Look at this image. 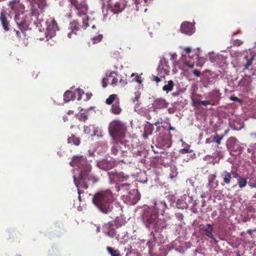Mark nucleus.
<instances>
[{"label":"nucleus","mask_w":256,"mask_h":256,"mask_svg":"<svg viewBox=\"0 0 256 256\" xmlns=\"http://www.w3.org/2000/svg\"><path fill=\"white\" fill-rule=\"evenodd\" d=\"M154 204L152 207L148 206L142 207V220L148 229L155 231L162 230L166 228V221L170 218L166 212L167 206L164 200H156Z\"/></svg>","instance_id":"1"},{"label":"nucleus","mask_w":256,"mask_h":256,"mask_svg":"<svg viewBox=\"0 0 256 256\" xmlns=\"http://www.w3.org/2000/svg\"><path fill=\"white\" fill-rule=\"evenodd\" d=\"M70 164L74 168L73 170L74 182L78 188L79 194L78 199L80 201L81 190L80 189L88 188L87 180H90L88 176L91 170V166L83 156H74L72 160L70 162Z\"/></svg>","instance_id":"2"},{"label":"nucleus","mask_w":256,"mask_h":256,"mask_svg":"<svg viewBox=\"0 0 256 256\" xmlns=\"http://www.w3.org/2000/svg\"><path fill=\"white\" fill-rule=\"evenodd\" d=\"M10 6L12 10L16 13L21 12L15 16V21L16 24L21 30H26L30 24L32 22H34V24L37 27L42 26L40 22H37L36 19H35L30 14H26V15L22 12L24 10V6L20 2V0H12L10 2Z\"/></svg>","instance_id":"3"},{"label":"nucleus","mask_w":256,"mask_h":256,"mask_svg":"<svg viewBox=\"0 0 256 256\" xmlns=\"http://www.w3.org/2000/svg\"><path fill=\"white\" fill-rule=\"evenodd\" d=\"M113 200L114 195L109 190H100L96 193L92 198L93 204L104 214H108L112 210Z\"/></svg>","instance_id":"4"},{"label":"nucleus","mask_w":256,"mask_h":256,"mask_svg":"<svg viewBox=\"0 0 256 256\" xmlns=\"http://www.w3.org/2000/svg\"><path fill=\"white\" fill-rule=\"evenodd\" d=\"M71 4L75 8L76 10L77 15L78 16L82 17V28L84 30L86 29L90 25H92V29H96V27L94 24H92L86 15V12L88 10V5L84 0H70Z\"/></svg>","instance_id":"5"},{"label":"nucleus","mask_w":256,"mask_h":256,"mask_svg":"<svg viewBox=\"0 0 256 256\" xmlns=\"http://www.w3.org/2000/svg\"><path fill=\"white\" fill-rule=\"evenodd\" d=\"M126 126L121 122L112 121L110 125L109 132L114 140H118L124 136Z\"/></svg>","instance_id":"6"},{"label":"nucleus","mask_w":256,"mask_h":256,"mask_svg":"<svg viewBox=\"0 0 256 256\" xmlns=\"http://www.w3.org/2000/svg\"><path fill=\"white\" fill-rule=\"evenodd\" d=\"M102 84L103 88L106 87L108 84L112 86H115L120 84L122 86H124L127 84V81L126 79H123L122 76L117 72H111L108 74H106V78H103Z\"/></svg>","instance_id":"7"},{"label":"nucleus","mask_w":256,"mask_h":256,"mask_svg":"<svg viewBox=\"0 0 256 256\" xmlns=\"http://www.w3.org/2000/svg\"><path fill=\"white\" fill-rule=\"evenodd\" d=\"M130 148L126 143H124L122 140H116L112 142L111 152L118 158L121 156H126Z\"/></svg>","instance_id":"8"},{"label":"nucleus","mask_w":256,"mask_h":256,"mask_svg":"<svg viewBox=\"0 0 256 256\" xmlns=\"http://www.w3.org/2000/svg\"><path fill=\"white\" fill-rule=\"evenodd\" d=\"M30 3L32 15L35 19L40 12H42L46 6V0H27Z\"/></svg>","instance_id":"9"},{"label":"nucleus","mask_w":256,"mask_h":256,"mask_svg":"<svg viewBox=\"0 0 256 256\" xmlns=\"http://www.w3.org/2000/svg\"><path fill=\"white\" fill-rule=\"evenodd\" d=\"M226 148L232 156H236L242 152L238 141L233 137L229 138L226 141Z\"/></svg>","instance_id":"10"},{"label":"nucleus","mask_w":256,"mask_h":256,"mask_svg":"<svg viewBox=\"0 0 256 256\" xmlns=\"http://www.w3.org/2000/svg\"><path fill=\"white\" fill-rule=\"evenodd\" d=\"M140 198V194L137 190H133L128 192V195H124L122 196L124 202L130 205L135 204Z\"/></svg>","instance_id":"11"},{"label":"nucleus","mask_w":256,"mask_h":256,"mask_svg":"<svg viewBox=\"0 0 256 256\" xmlns=\"http://www.w3.org/2000/svg\"><path fill=\"white\" fill-rule=\"evenodd\" d=\"M46 36L52 38L56 34V32L58 30L57 23L53 18H50L46 22Z\"/></svg>","instance_id":"12"},{"label":"nucleus","mask_w":256,"mask_h":256,"mask_svg":"<svg viewBox=\"0 0 256 256\" xmlns=\"http://www.w3.org/2000/svg\"><path fill=\"white\" fill-rule=\"evenodd\" d=\"M84 94V90L80 88H76L74 92L67 90L64 94V100L66 102H68L74 100L78 96L77 100H80L82 99V96Z\"/></svg>","instance_id":"13"},{"label":"nucleus","mask_w":256,"mask_h":256,"mask_svg":"<svg viewBox=\"0 0 256 256\" xmlns=\"http://www.w3.org/2000/svg\"><path fill=\"white\" fill-rule=\"evenodd\" d=\"M108 176L110 183L126 181L128 178V176L122 172H117L112 171L108 173Z\"/></svg>","instance_id":"14"},{"label":"nucleus","mask_w":256,"mask_h":256,"mask_svg":"<svg viewBox=\"0 0 256 256\" xmlns=\"http://www.w3.org/2000/svg\"><path fill=\"white\" fill-rule=\"evenodd\" d=\"M158 72L162 76H164L168 75L170 72V67L166 58L164 57L160 58L158 68H157Z\"/></svg>","instance_id":"15"},{"label":"nucleus","mask_w":256,"mask_h":256,"mask_svg":"<svg viewBox=\"0 0 256 256\" xmlns=\"http://www.w3.org/2000/svg\"><path fill=\"white\" fill-rule=\"evenodd\" d=\"M108 144L105 141H100L97 143L96 149L94 150L92 152L89 150V154L90 156H96L95 152L98 154H102L106 152L108 150Z\"/></svg>","instance_id":"16"},{"label":"nucleus","mask_w":256,"mask_h":256,"mask_svg":"<svg viewBox=\"0 0 256 256\" xmlns=\"http://www.w3.org/2000/svg\"><path fill=\"white\" fill-rule=\"evenodd\" d=\"M180 32L187 35H192L195 32L194 27L192 23L188 22H184L180 26Z\"/></svg>","instance_id":"17"},{"label":"nucleus","mask_w":256,"mask_h":256,"mask_svg":"<svg viewBox=\"0 0 256 256\" xmlns=\"http://www.w3.org/2000/svg\"><path fill=\"white\" fill-rule=\"evenodd\" d=\"M110 8L114 14L120 12L124 8V5L118 2H114L113 0H108V2Z\"/></svg>","instance_id":"18"},{"label":"nucleus","mask_w":256,"mask_h":256,"mask_svg":"<svg viewBox=\"0 0 256 256\" xmlns=\"http://www.w3.org/2000/svg\"><path fill=\"white\" fill-rule=\"evenodd\" d=\"M80 28L78 22L76 20H74L70 22L69 30L70 32L68 34V37L69 38H74L76 35L77 31Z\"/></svg>","instance_id":"19"},{"label":"nucleus","mask_w":256,"mask_h":256,"mask_svg":"<svg viewBox=\"0 0 256 256\" xmlns=\"http://www.w3.org/2000/svg\"><path fill=\"white\" fill-rule=\"evenodd\" d=\"M248 52L250 56L247 55L245 56L246 60V63L244 66L245 69H248L250 66L252 64L253 60H256V50H252L250 49Z\"/></svg>","instance_id":"20"},{"label":"nucleus","mask_w":256,"mask_h":256,"mask_svg":"<svg viewBox=\"0 0 256 256\" xmlns=\"http://www.w3.org/2000/svg\"><path fill=\"white\" fill-rule=\"evenodd\" d=\"M97 166L99 168L106 170L112 168L114 166V163L110 160H103L102 161L98 162Z\"/></svg>","instance_id":"21"},{"label":"nucleus","mask_w":256,"mask_h":256,"mask_svg":"<svg viewBox=\"0 0 256 256\" xmlns=\"http://www.w3.org/2000/svg\"><path fill=\"white\" fill-rule=\"evenodd\" d=\"M98 128L95 125H90L84 126V132L86 134H90L92 136H96Z\"/></svg>","instance_id":"22"},{"label":"nucleus","mask_w":256,"mask_h":256,"mask_svg":"<svg viewBox=\"0 0 256 256\" xmlns=\"http://www.w3.org/2000/svg\"><path fill=\"white\" fill-rule=\"evenodd\" d=\"M201 230L202 231L204 234L206 235L208 238L215 240L212 234L213 228L210 224H208L206 226L202 228Z\"/></svg>","instance_id":"23"},{"label":"nucleus","mask_w":256,"mask_h":256,"mask_svg":"<svg viewBox=\"0 0 256 256\" xmlns=\"http://www.w3.org/2000/svg\"><path fill=\"white\" fill-rule=\"evenodd\" d=\"M208 98L212 102L215 103L218 102L220 98V93L218 90H214L208 94Z\"/></svg>","instance_id":"24"},{"label":"nucleus","mask_w":256,"mask_h":256,"mask_svg":"<svg viewBox=\"0 0 256 256\" xmlns=\"http://www.w3.org/2000/svg\"><path fill=\"white\" fill-rule=\"evenodd\" d=\"M6 12L4 10L0 12V20L4 29L6 31H8L10 30L9 22L6 19Z\"/></svg>","instance_id":"25"},{"label":"nucleus","mask_w":256,"mask_h":256,"mask_svg":"<svg viewBox=\"0 0 256 256\" xmlns=\"http://www.w3.org/2000/svg\"><path fill=\"white\" fill-rule=\"evenodd\" d=\"M103 232L107 236L114 237L115 236V230L110 224H108L104 226Z\"/></svg>","instance_id":"26"},{"label":"nucleus","mask_w":256,"mask_h":256,"mask_svg":"<svg viewBox=\"0 0 256 256\" xmlns=\"http://www.w3.org/2000/svg\"><path fill=\"white\" fill-rule=\"evenodd\" d=\"M168 103L163 98L156 99L154 102V106L156 108H164L167 107Z\"/></svg>","instance_id":"27"},{"label":"nucleus","mask_w":256,"mask_h":256,"mask_svg":"<svg viewBox=\"0 0 256 256\" xmlns=\"http://www.w3.org/2000/svg\"><path fill=\"white\" fill-rule=\"evenodd\" d=\"M190 198L186 195L183 196L180 199L178 200L177 205L179 208H186L188 206V204L186 203V200Z\"/></svg>","instance_id":"28"},{"label":"nucleus","mask_w":256,"mask_h":256,"mask_svg":"<svg viewBox=\"0 0 256 256\" xmlns=\"http://www.w3.org/2000/svg\"><path fill=\"white\" fill-rule=\"evenodd\" d=\"M134 3L136 10H138L142 6H144L148 5L151 2V0H133Z\"/></svg>","instance_id":"29"},{"label":"nucleus","mask_w":256,"mask_h":256,"mask_svg":"<svg viewBox=\"0 0 256 256\" xmlns=\"http://www.w3.org/2000/svg\"><path fill=\"white\" fill-rule=\"evenodd\" d=\"M248 152L251 154L253 161L256 162V143L250 144L248 148Z\"/></svg>","instance_id":"30"},{"label":"nucleus","mask_w":256,"mask_h":256,"mask_svg":"<svg viewBox=\"0 0 256 256\" xmlns=\"http://www.w3.org/2000/svg\"><path fill=\"white\" fill-rule=\"evenodd\" d=\"M110 110L112 114H118L121 112L122 109L120 106L119 101L115 102V103L112 104Z\"/></svg>","instance_id":"31"},{"label":"nucleus","mask_w":256,"mask_h":256,"mask_svg":"<svg viewBox=\"0 0 256 256\" xmlns=\"http://www.w3.org/2000/svg\"><path fill=\"white\" fill-rule=\"evenodd\" d=\"M193 51L192 50V48L190 47L184 48V51L182 52V59H186V56L187 54L189 58H194V56L190 55V54Z\"/></svg>","instance_id":"32"},{"label":"nucleus","mask_w":256,"mask_h":256,"mask_svg":"<svg viewBox=\"0 0 256 256\" xmlns=\"http://www.w3.org/2000/svg\"><path fill=\"white\" fill-rule=\"evenodd\" d=\"M174 86V82L172 80H170L167 84L163 86L162 90L166 93H168L173 90Z\"/></svg>","instance_id":"33"},{"label":"nucleus","mask_w":256,"mask_h":256,"mask_svg":"<svg viewBox=\"0 0 256 256\" xmlns=\"http://www.w3.org/2000/svg\"><path fill=\"white\" fill-rule=\"evenodd\" d=\"M157 140L163 146H165L167 148H168L170 146V142L169 138H163L162 136H159L157 138Z\"/></svg>","instance_id":"34"},{"label":"nucleus","mask_w":256,"mask_h":256,"mask_svg":"<svg viewBox=\"0 0 256 256\" xmlns=\"http://www.w3.org/2000/svg\"><path fill=\"white\" fill-rule=\"evenodd\" d=\"M222 176L223 177L224 181L226 184H228L230 183V179L232 178L230 172L224 171L222 174Z\"/></svg>","instance_id":"35"},{"label":"nucleus","mask_w":256,"mask_h":256,"mask_svg":"<svg viewBox=\"0 0 256 256\" xmlns=\"http://www.w3.org/2000/svg\"><path fill=\"white\" fill-rule=\"evenodd\" d=\"M119 100L117 98V96L115 94H111L106 100V103L108 104L115 103V102H118Z\"/></svg>","instance_id":"36"},{"label":"nucleus","mask_w":256,"mask_h":256,"mask_svg":"<svg viewBox=\"0 0 256 256\" xmlns=\"http://www.w3.org/2000/svg\"><path fill=\"white\" fill-rule=\"evenodd\" d=\"M68 143L72 144L76 146H78L80 144V140L78 138H76L74 135H72L68 139Z\"/></svg>","instance_id":"37"},{"label":"nucleus","mask_w":256,"mask_h":256,"mask_svg":"<svg viewBox=\"0 0 256 256\" xmlns=\"http://www.w3.org/2000/svg\"><path fill=\"white\" fill-rule=\"evenodd\" d=\"M106 250L111 256H121L118 250H114L112 247H107Z\"/></svg>","instance_id":"38"},{"label":"nucleus","mask_w":256,"mask_h":256,"mask_svg":"<svg viewBox=\"0 0 256 256\" xmlns=\"http://www.w3.org/2000/svg\"><path fill=\"white\" fill-rule=\"evenodd\" d=\"M170 178H174L178 174L177 168L174 165H170Z\"/></svg>","instance_id":"39"},{"label":"nucleus","mask_w":256,"mask_h":256,"mask_svg":"<svg viewBox=\"0 0 256 256\" xmlns=\"http://www.w3.org/2000/svg\"><path fill=\"white\" fill-rule=\"evenodd\" d=\"M135 76L134 79L132 80V82H135L138 83L139 84H142V79L140 75L132 73L131 74V77Z\"/></svg>","instance_id":"40"},{"label":"nucleus","mask_w":256,"mask_h":256,"mask_svg":"<svg viewBox=\"0 0 256 256\" xmlns=\"http://www.w3.org/2000/svg\"><path fill=\"white\" fill-rule=\"evenodd\" d=\"M194 103L198 105L208 106L209 104L214 105L210 100H196Z\"/></svg>","instance_id":"41"},{"label":"nucleus","mask_w":256,"mask_h":256,"mask_svg":"<svg viewBox=\"0 0 256 256\" xmlns=\"http://www.w3.org/2000/svg\"><path fill=\"white\" fill-rule=\"evenodd\" d=\"M238 183L240 188H243L246 185L247 181L246 179L240 176H238Z\"/></svg>","instance_id":"42"},{"label":"nucleus","mask_w":256,"mask_h":256,"mask_svg":"<svg viewBox=\"0 0 256 256\" xmlns=\"http://www.w3.org/2000/svg\"><path fill=\"white\" fill-rule=\"evenodd\" d=\"M102 38H103L102 35L101 34H99L98 36L93 37L91 39V40H92V43L94 44H96V43L98 42H100L102 40Z\"/></svg>","instance_id":"43"},{"label":"nucleus","mask_w":256,"mask_h":256,"mask_svg":"<svg viewBox=\"0 0 256 256\" xmlns=\"http://www.w3.org/2000/svg\"><path fill=\"white\" fill-rule=\"evenodd\" d=\"M78 116L81 121H85L88 119V116L86 113H80L78 115Z\"/></svg>","instance_id":"44"},{"label":"nucleus","mask_w":256,"mask_h":256,"mask_svg":"<svg viewBox=\"0 0 256 256\" xmlns=\"http://www.w3.org/2000/svg\"><path fill=\"white\" fill-rule=\"evenodd\" d=\"M218 182H214V181L208 180V186L210 188H214L217 186Z\"/></svg>","instance_id":"45"},{"label":"nucleus","mask_w":256,"mask_h":256,"mask_svg":"<svg viewBox=\"0 0 256 256\" xmlns=\"http://www.w3.org/2000/svg\"><path fill=\"white\" fill-rule=\"evenodd\" d=\"M222 138V136H220L218 135L214 136L213 138L214 142H215L218 144H220V140Z\"/></svg>","instance_id":"46"},{"label":"nucleus","mask_w":256,"mask_h":256,"mask_svg":"<svg viewBox=\"0 0 256 256\" xmlns=\"http://www.w3.org/2000/svg\"><path fill=\"white\" fill-rule=\"evenodd\" d=\"M192 152V150H189L187 148H182L180 150V152L182 154H186V153H190Z\"/></svg>","instance_id":"47"},{"label":"nucleus","mask_w":256,"mask_h":256,"mask_svg":"<svg viewBox=\"0 0 256 256\" xmlns=\"http://www.w3.org/2000/svg\"><path fill=\"white\" fill-rule=\"evenodd\" d=\"M216 58L220 60H225L226 58V56L222 54H218L216 56Z\"/></svg>","instance_id":"48"},{"label":"nucleus","mask_w":256,"mask_h":256,"mask_svg":"<svg viewBox=\"0 0 256 256\" xmlns=\"http://www.w3.org/2000/svg\"><path fill=\"white\" fill-rule=\"evenodd\" d=\"M242 44V42L240 40H236L234 42V44L236 46H240Z\"/></svg>","instance_id":"49"},{"label":"nucleus","mask_w":256,"mask_h":256,"mask_svg":"<svg viewBox=\"0 0 256 256\" xmlns=\"http://www.w3.org/2000/svg\"><path fill=\"white\" fill-rule=\"evenodd\" d=\"M170 54L171 60H174L177 58V54L176 53H170Z\"/></svg>","instance_id":"50"},{"label":"nucleus","mask_w":256,"mask_h":256,"mask_svg":"<svg viewBox=\"0 0 256 256\" xmlns=\"http://www.w3.org/2000/svg\"><path fill=\"white\" fill-rule=\"evenodd\" d=\"M135 95V100H138L140 96V93L139 92H136L134 93Z\"/></svg>","instance_id":"51"},{"label":"nucleus","mask_w":256,"mask_h":256,"mask_svg":"<svg viewBox=\"0 0 256 256\" xmlns=\"http://www.w3.org/2000/svg\"><path fill=\"white\" fill-rule=\"evenodd\" d=\"M230 99L232 100H233V101L236 100V101H238L239 102H242V100H240L237 97H236V96H230Z\"/></svg>","instance_id":"52"},{"label":"nucleus","mask_w":256,"mask_h":256,"mask_svg":"<svg viewBox=\"0 0 256 256\" xmlns=\"http://www.w3.org/2000/svg\"><path fill=\"white\" fill-rule=\"evenodd\" d=\"M186 66H187L188 67H189L190 68H192L194 67V64L193 63L188 62H184Z\"/></svg>","instance_id":"53"},{"label":"nucleus","mask_w":256,"mask_h":256,"mask_svg":"<svg viewBox=\"0 0 256 256\" xmlns=\"http://www.w3.org/2000/svg\"><path fill=\"white\" fill-rule=\"evenodd\" d=\"M215 178H216V176L214 174H210L208 176V180L214 181Z\"/></svg>","instance_id":"54"},{"label":"nucleus","mask_w":256,"mask_h":256,"mask_svg":"<svg viewBox=\"0 0 256 256\" xmlns=\"http://www.w3.org/2000/svg\"><path fill=\"white\" fill-rule=\"evenodd\" d=\"M153 80L157 82H158L160 81V78L157 76H154L153 77Z\"/></svg>","instance_id":"55"},{"label":"nucleus","mask_w":256,"mask_h":256,"mask_svg":"<svg viewBox=\"0 0 256 256\" xmlns=\"http://www.w3.org/2000/svg\"><path fill=\"white\" fill-rule=\"evenodd\" d=\"M194 74L196 76H200V72L198 70H194Z\"/></svg>","instance_id":"56"},{"label":"nucleus","mask_w":256,"mask_h":256,"mask_svg":"<svg viewBox=\"0 0 256 256\" xmlns=\"http://www.w3.org/2000/svg\"><path fill=\"white\" fill-rule=\"evenodd\" d=\"M86 99L85 100H88L90 99V98H91L92 96V94H86Z\"/></svg>","instance_id":"57"},{"label":"nucleus","mask_w":256,"mask_h":256,"mask_svg":"<svg viewBox=\"0 0 256 256\" xmlns=\"http://www.w3.org/2000/svg\"><path fill=\"white\" fill-rule=\"evenodd\" d=\"M130 186V184H121V188H124V187L128 186Z\"/></svg>","instance_id":"58"},{"label":"nucleus","mask_w":256,"mask_h":256,"mask_svg":"<svg viewBox=\"0 0 256 256\" xmlns=\"http://www.w3.org/2000/svg\"><path fill=\"white\" fill-rule=\"evenodd\" d=\"M210 62H216V60L214 58H213L212 56L210 57Z\"/></svg>","instance_id":"59"},{"label":"nucleus","mask_w":256,"mask_h":256,"mask_svg":"<svg viewBox=\"0 0 256 256\" xmlns=\"http://www.w3.org/2000/svg\"><path fill=\"white\" fill-rule=\"evenodd\" d=\"M169 129H170V130H175V128H174V127L171 126H170V128H169Z\"/></svg>","instance_id":"60"},{"label":"nucleus","mask_w":256,"mask_h":256,"mask_svg":"<svg viewBox=\"0 0 256 256\" xmlns=\"http://www.w3.org/2000/svg\"><path fill=\"white\" fill-rule=\"evenodd\" d=\"M160 124V122H155V123H154V124H155L156 126H157V125H158V124Z\"/></svg>","instance_id":"61"},{"label":"nucleus","mask_w":256,"mask_h":256,"mask_svg":"<svg viewBox=\"0 0 256 256\" xmlns=\"http://www.w3.org/2000/svg\"><path fill=\"white\" fill-rule=\"evenodd\" d=\"M72 111H71V110H69L68 112V114H72Z\"/></svg>","instance_id":"62"},{"label":"nucleus","mask_w":256,"mask_h":256,"mask_svg":"<svg viewBox=\"0 0 256 256\" xmlns=\"http://www.w3.org/2000/svg\"><path fill=\"white\" fill-rule=\"evenodd\" d=\"M116 188H117V190H118V191H119V190H120V186H116Z\"/></svg>","instance_id":"63"},{"label":"nucleus","mask_w":256,"mask_h":256,"mask_svg":"<svg viewBox=\"0 0 256 256\" xmlns=\"http://www.w3.org/2000/svg\"><path fill=\"white\" fill-rule=\"evenodd\" d=\"M16 34L18 35V36H19L20 32L18 31H16Z\"/></svg>","instance_id":"64"}]
</instances>
